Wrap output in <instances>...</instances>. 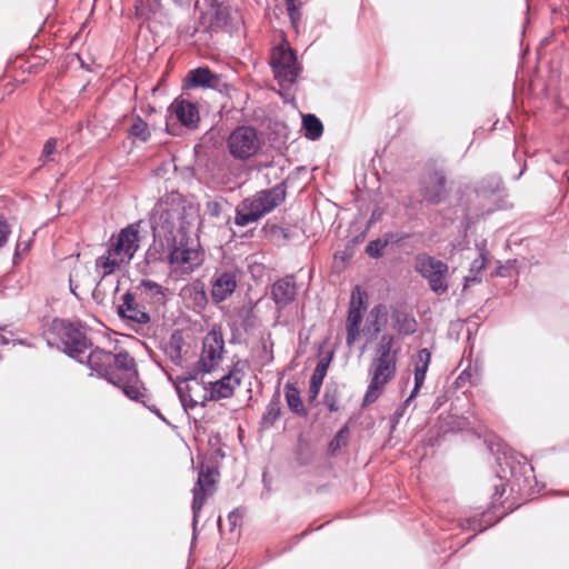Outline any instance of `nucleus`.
<instances>
[{"label":"nucleus","instance_id":"55","mask_svg":"<svg viewBox=\"0 0 569 569\" xmlns=\"http://www.w3.org/2000/svg\"><path fill=\"white\" fill-rule=\"evenodd\" d=\"M219 399H211L209 398V392H206L202 397L201 402H198L201 407H204L208 401H218Z\"/></svg>","mask_w":569,"mask_h":569},{"label":"nucleus","instance_id":"54","mask_svg":"<svg viewBox=\"0 0 569 569\" xmlns=\"http://www.w3.org/2000/svg\"><path fill=\"white\" fill-rule=\"evenodd\" d=\"M284 1H286L287 9L288 8H297V7L301 6L300 0H284Z\"/></svg>","mask_w":569,"mask_h":569},{"label":"nucleus","instance_id":"61","mask_svg":"<svg viewBox=\"0 0 569 569\" xmlns=\"http://www.w3.org/2000/svg\"><path fill=\"white\" fill-rule=\"evenodd\" d=\"M476 522H477L476 520H472V521L468 520L469 527L472 528L473 530H476V526H473V525H476Z\"/></svg>","mask_w":569,"mask_h":569},{"label":"nucleus","instance_id":"7","mask_svg":"<svg viewBox=\"0 0 569 569\" xmlns=\"http://www.w3.org/2000/svg\"><path fill=\"white\" fill-rule=\"evenodd\" d=\"M270 66L276 80L283 89H289L293 86L302 70L297 60L296 52L290 47H284L283 44L272 50Z\"/></svg>","mask_w":569,"mask_h":569},{"label":"nucleus","instance_id":"34","mask_svg":"<svg viewBox=\"0 0 569 569\" xmlns=\"http://www.w3.org/2000/svg\"><path fill=\"white\" fill-rule=\"evenodd\" d=\"M129 133L142 142L148 141L151 136L148 123L140 116L134 118L133 123L129 129Z\"/></svg>","mask_w":569,"mask_h":569},{"label":"nucleus","instance_id":"28","mask_svg":"<svg viewBox=\"0 0 569 569\" xmlns=\"http://www.w3.org/2000/svg\"><path fill=\"white\" fill-rule=\"evenodd\" d=\"M488 256L489 253L485 248L480 249L478 258H476L470 266V276L465 278L466 282H479L481 280L480 274L487 268Z\"/></svg>","mask_w":569,"mask_h":569},{"label":"nucleus","instance_id":"12","mask_svg":"<svg viewBox=\"0 0 569 569\" xmlns=\"http://www.w3.org/2000/svg\"><path fill=\"white\" fill-rule=\"evenodd\" d=\"M448 193L447 178L443 171L433 170L426 176L421 190L422 198L426 202L439 204L446 200Z\"/></svg>","mask_w":569,"mask_h":569},{"label":"nucleus","instance_id":"36","mask_svg":"<svg viewBox=\"0 0 569 569\" xmlns=\"http://www.w3.org/2000/svg\"><path fill=\"white\" fill-rule=\"evenodd\" d=\"M181 349V338L179 337L176 339V336H172L166 352L170 360L177 366L181 365L182 362Z\"/></svg>","mask_w":569,"mask_h":569},{"label":"nucleus","instance_id":"49","mask_svg":"<svg viewBox=\"0 0 569 569\" xmlns=\"http://www.w3.org/2000/svg\"><path fill=\"white\" fill-rule=\"evenodd\" d=\"M178 31L181 37L192 38L196 34V32L198 31V28L197 27H179Z\"/></svg>","mask_w":569,"mask_h":569},{"label":"nucleus","instance_id":"30","mask_svg":"<svg viewBox=\"0 0 569 569\" xmlns=\"http://www.w3.org/2000/svg\"><path fill=\"white\" fill-rule=\"evenodd\" d=\"M280 398L279 395H274L267 405L266 411L261 418V425L264 428L272 427L276 420L280 417Z\"/></svg>","mask_w":569,"mask_h":569},{"label":"nucleus","instance_id":"48","mask_svg":"<svg viewBox=\"0 0 569 569\" xmlns=\"http://www.w3.org/2000/svg\"><path fill=\"white\" fill-rule=\"evenodd\" d=\"M505 491H506V486L502 482V480L500 479V483L499 485H495V492L492 495V502L498 501L503 496Z\"/></svg>","mask_w":569,"mask_h":569},{"label":"nucleus","instance_id":"29","mask_svg":"<svg viewBox=\"0 0 569 569\" xmlns=\"http://www.w3.org/2000/svg\"><path fill=\"white\" fill-rule=\"evenodd\" d=\"M122 263H126L118 257L116 253H111V248L108 249L107 256H101L96 260V267L101 268L103 270L102 276L106 277L112 273L117 268H119Z\"/></svg>","mask_w":569,"mask_h":569},{"label":"nucleus","instance_id":"3","mask_svg":"<svg viewBox=\"0 0 569 569\" xmlns=\"http://www.w3.org/2000/svg\"><path fill=\"white\" fill-rule=\"evenodd\" d=\"M395 339L390 335L381 336L377 353L369 368L370 383L363 397L362 406H368L378 400L386 385L396 376L397 350H392Z\"/></svg>","mask_w":569,"mask_h":569},{"label":"nucleus","instance_id":"21","mask_svg":"<svg viewBox=\"0 0 569 569\" xmlns=\"http://www.w3.org/2000/svg\"><path fill=\"white\" fill-rule=\"evenodd\" d=\"M330 359L331 357L327 359H321L316 366V369L309 382L308 393L310 400H315L319 395L320 388L322 386L323 379L329 367Z\"/></svg>","mask_w":569,"mask_h":569},{"label":"nucleus","instance_id":"27","mask_svg":"<svg viewBox=\"0 0 569 569\" xmlns=\"http://www.w3.org/2000/svg\"><path fill=\"white\" fill-rule=\"evenodd\" d=\"M305 137L311 141L318 140L323 132L322 122L315 114L308 113L302 118Z\"/></svg>","mask_w":569,"mask_h":569},{"label":"nucleus","instance_id":"23","mask_svg":"<svg viewBox=\"0 0 569 569\" xmlns=\"http://www.w3.org/2000/svg\"><path fill=\"white\" fill-rule=\"evenodd\" d=\"M363 312L357 309H349L346 328H347V345L352 346L360 335V323L362 321Z\"/></svg>","mask_w":569,"mask_h":569},{"label":"nucleus","instance_id":"10","mask_svg":"<svg viewBox=\"0 0 569 569\" xmlns=\"http://www.w3.org/2000/svg\"><path fill=\"white\" fill-rule=\"evenodd\" d=\"M233 20L234 17L228 6L211 0L209 9L201 13L199 24L206 32H217L220 29L231 32L234 28Z\"/></svg>","mask_w":569,"mask_h":569},{"label":"nucleus","instance_id":"26","mask_svg":"<svg viewBox=\"0 0 569 569\" xmlns=\"http://www.w3.org/2000/svg\"><path fill=\"white\" fill-rule=\"evenodd\" d=\"M207 492H209V491L204 490V488H200V487H193V489H192L193 498H192L191 509H192L193 540L197 537L198 518H199L200 511L204 505Z\"/></svg>","mask_w":569,"mask_h":569},{"label":"nucleus","instance_id":"17","mask_svg":"<svg viewBox=\"0 0 569 569\" xmlns=\"http://www.w3.org/2000/svg\"><path fill=\"white\" fill-rule=\"evenodd\" d=\"M170 109L177 119L188 128H196L200 120L199 110L196 103L186 100H174Z\"/></svg>","mask_w":569,"mask_h":569},{"label":"nucleus","instance_id":"25","mask_svg":"<svg viewBox=\"0 0 569 569\" xmlns=\"http://www.w3.org/2000/svg\"><path fill=\"white\" fill-rule=\"evenodd\" d=\"M174 389L181 402V406L184 412L190 418L189 411L194 409L198 406V401H196L191 397V387L186 382L180 381V377H177L173 381Z\"/></svg>","mask_w":569,"mask_h":569},{"label":"nucleus","instance_id":"62","mask_svg":"<svg viewBox=\"0 0 569 569\" xmlns=\"http://www.w3.org/2000/svg\"><path fill=\"white\" fill-rule=\"evenodd\" d=\"M13 343H18V345H24V341L22 339H18V340H14Z\"/></svg>","mask_w":569,"mask_h":569},{"label":"nucleus","instance_id":"22","mask_svg":"<svg viewBox=\"0 0 569 569\" xmlns=\"http://www.w3.org/2000/svg\"><path fill=\"white\" fill-rule=\"evenodd\" d=\"M392 320L399 335L411 336L417 331L418 323L413 316L402 310L392 313Z\"/></svg>","mask_w":569,"mask_h":569},{"label":"nucleus","instance_id":"39","mask_svg":"<svg viewBox=\"0 0 569 569\" xmlns=\"http://www.w3.org/2000/svg\"><path fill=\"white\" fill-rule=\"evenodd\" d=\"M386 316V308L382 305L375 306L369 315H368V321L373 327V331L377 333L381 330L380 328V319L381 317Z\"/></svg>","mask_w":569,"mask_h":569},{"label":"nucleus","instance_id":"33","mask_svg":"<svg viewBox=\"0 0 569 569\" xmlns=\"http://www.w3.org/2000/svg\"><path fill=\"white\" fill-rule=\"evenodd\" d=\"M501 189H502L501 179L498 177H490L489 179L481 181V183L477 188V194L479 197L486 198L489 194L499 193Z\"/></svg>","mask_w":569,"mask_h":569},{"label":"nucleus","instance_id":"35","mask_svg":"<svg viewBox=\"0 0 569 569\" xmlns=\"http://www.w3.org/2000/svg\"><path fill=\"white\" fill-rule=\"evenodd\" d=\"M216 476H218V471L212 467H207L199 472L198 480L194 487L204 488L211 493V488L216 483Z\"/></svg>","mask_w":569,"mask_h":569},{"label":"nucleus","instance_id":"38","mask_svg":"<svg viewBox=\"0 0 569 569\" xmlns=\"http://www.w3.org/2000/svg\"><path fill=\"white\" fill-rule=\"evenodd\" d=\"M349 436V429L347 426L342 427L332 438V440L329 443V450L331 453H335L339 449H341L343 446L347 445Z\"/></svg>","mask_w":569,"mask_h":569},{"label":"nucleus","instance_id":"18","mask_svg":"<svg viewBox=\"0 0 569 569\" xmlns=\"http://www.w3.org/2000/svg\"><path fill=\"white\" fill-rule=\"evenodd\" d=\"M237 288V279L233 272L226 271L217 276L212 283L211 296L216 302L226 300Z\"/></svg>","mask_w":569,"mask_h":569},{"label":"nucleus","instance_id":"32","mask_svg":"<svg viewBox=\"0 0 569 569\" xmlns=\"http://www.w3.org/2000/svg\"><path fill=\"white\" fill-rule=\"evenodd\" d=\"M160 0L143 1L139 0L136 4V16L143 20H149L152 14L160 10Z\"/></svg>","mask_w":569,"mask_h":569},{"label":"nucleus","instance_id":"16","mask_svg":"<svg viewBox=\"0 0 569 569\" xmlns=\"http://www.w3.org/2000/svg\"><path fill=\"white\" fill-rule=\"evenodd\" d=\"M136 289L144 300L156 307L164 306L167 303L169 289L152 280L142 279Z\"/></svg>","mask_w":569,"mask_h":569},{"label":"nucleus","instance_id":"24","mask_svg":"<svg viewBox=\"0 0 569 569\" xmlns=\"http://www.w3.org/2000/svg\"><path fill=\"white\" fill-rule=\"evenodd\" d=\"M284 395L289 409L297 416L305 417L307 410L302 403L298 388L293 383L288 382L284 386Z\"/></svg>","mask_w":569,"mask_h":569},{"label":"nucleus","instance_id":"59","mask_svg":"<svg viewBox=\"0 0 569 569\" xmlns=\"http://www.w3.org/2000/svg\"><path fill=\"white\" fill-rule=\"evenodd\" d=\"M154 415H156L159 419H161L162 421L167 422L166 418L162 416V413L160 412V410H157Z\"/></svg>","mask_w":569,"mask_h":569},{"label":"nucleus","instance_id":"51","mask_svg":"<svg viewBox=\"0 0 569 569\" xmlns=\"http://www.w3.org/2000/svg\"><path fill=\"white\" fill-rule=\"evenodd\" d=\"M271 232H272L273 234H279V236H281V237H282L283 239H286V240H287V239H289V231H288V229H284V228H282V227L273 226V227L271 228Z\"/></svg>","mask_w":569,"mask_h":569},{"label":"nucleus","instance_id":"11","mask_svg":"<svg viewBox=\"0 0 569 569\" xmlns=\"http://www.w3.org/2000/svg\"><path fill=\"white\" fill-rule=\"evenodd\" d=\"M183 88L186 89H212L220 93L228 94L230 84L227 83L221 74L212 72L208 67H198L188 71Z\"/></svg>","mask_w":569,"mask_h":569},{"label":"nucleus","instance_id":"31","mask_svg":"<svg viewBox=\"0 0 569 569\" xmlns=\"http://www.w3.org/2000/svg\"><path fill=\"white\" fill-rule=\"evenodd\" d=\"M392 233L385 234L383 239H376L368 242L366 246V253L371 258H380L383 254V249L393 241Z\"/></svg>","mask_w":569,"mask_h":569},{"label":"nucleus","instance_id":"58","mask_svg":"<svg viewBox=\"0 0 569 569\" xmlns=\"http://www.w3.org/2000/svg\"><path fill=\"white\" fill-rule=\"evenodd\" d=\"M176 4H179V6H184V4H189L191 2V0H172Z\"/></svg>","mask_w":569,"mask_h":569},{"label":"nucleus","instance_id":"15","mask_svg":"<svg viewBox=\"0 0 569 569\" xmlns=\"http://www.w3.org/2000/svg\"><path fill=\"white\" fill-rule=\"evenodd\" d=\"M297 296V283L293 276H286L274 281L270 289V297L278 310L292 303Z\"/></svg>","mask_w":569,"mask_h":569},{"label":"nucleus","instance_id":"14","mask_svg":"<svg viewBox=\"0 0 569 569\" xmlns=\"http://www.w3.org/2000/svg\"><path fill=\"white\" fill-rule=\"evenodd\" d=\"M138 224H130L118 234L117 242L111 247V253H116L122 261L129 263L139 248Z\"/></svg>","mask_w":569,"mask_h":569},{"label":"nucleus","instance_id":"5","mask_svg":"<svg viewBox=\"0 0 569 569\" xmlns=\"http://www.w3.org/2000/svg\"><path fill=\"white\" fill-rule=\"evenodd\" d=\"M51 330L57 335L63 346V352L83 363V355L91 349L92 342L87 337L80 323H73L63 319H54Z\"/></svg>","mask_w":569,"mask_h":569},{"label":"nucleus","instance_id":"8","mask_svg":"<svg viewBox=\"0 0 569 569\" xmlns=\"http://www.w3.org/2000/svg\"><path fill=\"white\" fill-rule=\"evenodd\" d=\"M227 146L233 158L247 160L260 149V139L254 128L240 126L230 133Z\"/></svg>","mask_w":569,"mask_h":569},{"label":"nucleus","instance_id":"50","mask_svg":"<svg viewBox=\"0 0 569 569\" xmlns=\"http://www.w3.org/2000/svg\"><path fill=\"white\" fill-rule=\"evenodd\" d=\"M240 518H241V515L238 509H234L229 512L228 520L230 522L231 528H234L237 526Z\"/></svg>","mask_w":569,"mask_h":569},{"label":"nucleus","instance_id":"41","mask_svg":"<svg viewBox=\"0 0 569 569\" xmlns=\"http://www.w3.org/2000/svg\"><path fill=\"white\" fill-rule=\"evenodd\" d=\"M246 366V362H242L241 360H237L231 370L227 373L231 376V380L233 383L240 386L242 377H243V367Z\"/></svg>","mask_w":569,"mask_h":569},{"label":"nucleus","instance_id":"40","mask_svg":"<svg viewBox=\"0 0 569 569\" xmlns=\"http://www.w3.org/2000/svg\"><path fill=\"white\" fill-rule=\"evenodd\" d=\"M58 140L56 138H49L42 148L39 161L46 164L49 161H53L52 154L56 152Z\"/></svg>","mask_w":569,"mask_h":569},{"label":"nucleus","instance_id":"47","mask_svg":"<svg viewBox=\"0 0 569 569\" xmlns=\"http://www.w3.org/2000/svg\"><path fill=\"white\" fill-rule=\"evenodd\" d=\"M206 207H207V212H208L209 216L214 217V218L220 216V213H221V206H220L219 202H217V201H209V202H207Z\"/></svg>","mask_w":569,"mask_h":569},{"label":"nucleus","instance_id":"60","mask_svg":"<svg viewBox=\"0 0 569 569\" xmlns=\"http://www.w3.org/2000/svg\"><path fill=\"white\" fill-rule=\"evenodd\" d=\"M154 415H156L159 419H161L162 421L167 422L166 418L162 416V413L160 412V410H157Z\"/></svg>","mask_w":569,"mask_h":569},{"label":"nucleus","instance_id":"52","mask_svg":"<svg viewBox=\"0 0 569 569\" xmlns=\"http://www.w3.org/2000/svg\"><path fill=\"white\" fill-rule=\"evenodd\" d=\"M146 391H147V390H146V388L143 387V383L141 382V385H140V392H142V393H143V396H144V397H143V401H144V403H143V402H141V403H142L144 407H147L151 412L156 413V411H157V410H159V409H158L156 406H153V405H152V406H149V405L147 403V400H146V399H147V393H146Z\"/></svg>","mask_w":569,"mask_h":569},{"label":"nucleus","instance_id":"57","mask_svg":"<svg viewBox=\"0 0 569 569\" xmlns=\"http://www.w3.org/2000/svg\"><path fill=\"white\" fill-rule=\"evenodd\" d=\"M10 340L4 336V335H0V345L1 346H7L9 345Z\"/></svg>","mask_w":569,"mask_h":569},{"label":"nucleus","instance_id":"2","mask_svg":"<svg viewBox=\"0 0 569 569\" xmlns=\"http://www.w3.org/2000/svg\"><path fill=\"white\" fill-rule=\"evenodd\" d=\"M83 357V363L97 373L99 378L120 388L130 400L143 402V393L140 392L141 380L133 357L128 351L112 353L99 347L89 349Z\"/></svg>","mask_w":569,"mask_h":569},{"label":"nucleus","instance_id":"20","mask_svg":"<svg viewBox=\"0 0 569 569\" xmlns=\"http://www.w3.org/2000/svg\"><path fill=\"white\" fill-rule=\"evenodd\" d=\"M431 355L428 349L423 348L418 351L417 360L415 366V387L412 389V393L417 395L419 389L422 387L426 375L429 368Z\"/></svg>","mask_w":569,"mask_h":569},{"label":"nucleus","instance_id":"19","mask_svg":"<svg viewBox=\"0 0 569 569\" xmlns=\"http://www.w3.org/2000/svg\"><path fill=\"white\" fill-rule=\"evenodd\" d=\"M237 387L231 376L224 375L217 381L209 382V398L219 400L231 398Z\"/></svg>","mask_w":569,"mask_h":569},{"label":"nucleus","instance_id":"44","mask_svg":"<svg viewBox=\"0 0 569 569\" xmlns=\"http://www.w3.org/2000/svg\"><path fill=\"white\" fill-rule=\"evenodd\" d=\"M10 227L3 217H0V248H2L9 238Z\"/></svg>","mask_w":569,"mask_h":569},{"label":"nucleus","instance_id":"37","mask_svg":"<svg viewBox=\"0 0 569 569\" xmlns=\"http://www.w3.org/2000/svg\"><path fill=\"white\" fill-rule=\"evenodd\" d=\"M366 298H367L366 291L361 290L359 286H356L351 292L349 309H357L361 312H365Z\"/></svg>","mask_w":569,"mask_h":569},{"label":"nucleus","instance_id":"43","mask_svg":"<svg viewBox=\"0 0 569 569\" xmlns=\"http://www.w3.org/2000/svg\"><path fill=\"white\" fill-rule=\"evenodd\" d=\"M201 366L200 362L197 361L192 368L187 372L184 377H180V381L188 382L190 380H196L200 375L209 373L208 371L200 370Z\"/></svg>","mask_w":569,"mask_h":569},{"label":"nucleus","instance_id":"4","mask_svg":"<svg viewBox=\"0 0 569 569\" xmlns=\"http://www.w3.org/2000/svg\"><path fill=\"white\" fill-rule=\"evenodd\" d=\"M286 193L287 187L284 182H280L270 189L258 191L252 198L246 199L241 208L237 209L234 223L239 227H246L258 221L280 206L286 199Z\"/></svg>","mask_w":569,"mask_h":569},{"label":"nucleus","instance_id":"45","mask_svg":"<svg viewBox=\"0 0 569 569\" xmlns=\"http://www.w3.org/2000/svg\"><path fill=\"white\" fill-rule=\"evenodd\" d=\"M323 402L330 412H335L339 409L335 392L330 393L329 390H327L323 396Z\"/></svg>","mask_w":569,"mask_h":569},{"label":"nucleus","instance_id":"63","mask_svg":"<svg viewBox=\"0 0 569 569\" xmlns=\"http://www.w3.org/2000/svg\"><path fill=\"white\" fill-rule=\"evenodd\" d=\"M1 330H4V327H1V326H0V331H1Z\"/></svg>","mask_w":569,"mask_h":569},{"label":"nucleus","instance_id":"53","mask_svg":"<svg viewBox=\"0 0 569 569\" xmlns=\"http://www.w3.org/2000/svg\"><path fill=\"white\" fill-rule=\"evenodd\" d=\"M469 378H470V373H469V371H468V370H463V371L459 375V377L457 378V381H456L457 386H458V387H462V386H463V383H465V381H466L467 379H469Z\"/></svg>","mask_w":569,"mask_h":569},{"label":"nucleus","instance_id":"46","mask_svg":"<svg viewBox=\"0 0 569 569\" xmlns=\"http://www.w3.org/2000/svg\"><path fill=\"white\" fill-rule=\"evenodd\" d=\"M288 16L290 18V22L292 24V27L298 30V24L300 22V19H301V12H300V7H297V8H288Z\"/></svg>","mask_w":569,"mask_h":569},{"label":"nucleus","instance_id":"56","mask_svg":"<svg viewBox=\"0 0 569 569\" xmlns=\"http://www.w3.org/2000/svg\"><path fill=\"white\" fill-rule=\"evenodd\" d=\"M69 286H70V291L73 296L78 297V293H77V288L78 286L74 284L73 280H72V277H70L69 279Z\"/></svg>","mask_w":569,"mask_h":569},{"label":"nucleus","instance_id":"13","mask_svg":"<svg viewBox=\"0 0 569 569\" xmlns=\"http://www.w3.org/2000/svg\"><path fill=\"white\" fill-rule=\"evenodd\" d=\"M122 302L117 307V313L122 320H127L138 326L150 322V315L144 306L137 301L136 295L127 291L122 295Z\"/></svg>","mask_w":569,"mask_h":569},{"label":"nucleus","instance_id":"6","mask_svg":"<svg viewBox=\"0 0 569 569\" xmlns=\"http://www.w3.org/2000/svg\"><path fill=\"white\" fill-rule=\"evenodd\" d=\"M413 268L427 281L435 295L442 296L448 291L449 267L446 262L428 253H418L415 257Z\"/></svg>","mask_w":569,"mask_h":569},{"label":"nucleus","instance_id":"9","mask_svg":"<svg viewBox=\"0 0 569 569\" xmlns=\"http://www.w3.org/2000/svg\"><path fill=\"white\" fill-rule=\"evenodd\" d=\"M224 352V340L219 326H213L202 340V350L199 362L202 371H214Z\"/></svg>","mask_w":569,"mask_h":569},{"label":"nucleus","instance_id":"1","mask_svg":"<svg viewBox=\"0 0 569 569\" xmlns=\"http://www.w3.org/2000/svg\"><path fill=\"white\" fill-rule=\"evenodd\" d=\"M180 214L172 210L156 211L150 217L153 242L146 253L148 262L168 261L171 266L193 270L201 262L199 252L188 246L189 237L179 226Z\"/></svg>","mask_w":569,"mask_h":569},{"label":"nucleus","instance_id":"42","mask_svg":"<svg viewBox=\"0 0 569 569\" xmlns=\"http://www.w3.org/2000/svg\"><path fill=\"white\" fill-rule=\"evenodd\" d=\"M416 397V395H413L412 392L409 395V397L401 403L398 406V408L395 410L393 415L391 416L390 420L391 422L395 425V423H398L400 421V419L405 416L406 413V410L410 403V401Z\"/></svg>","mask_w":569,"mask_h":569}]
</instances>
